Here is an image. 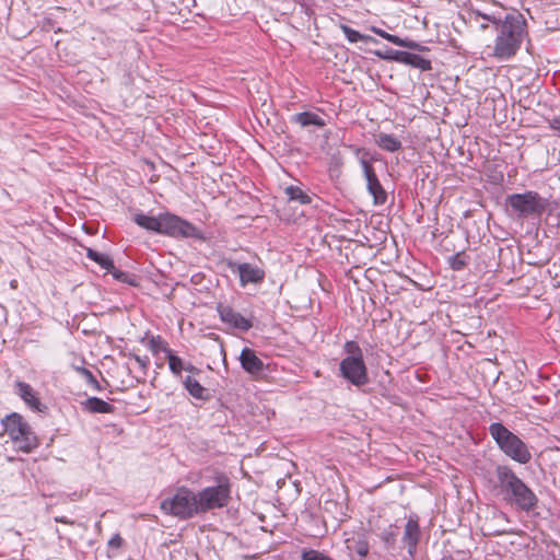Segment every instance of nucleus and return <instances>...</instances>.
<instances>
[{
	"label": "nucleus",
	"mask_w": 560,
	"mask_h": 560,
	"mask_svg": "<svg viewBox=\"0 0 560 560\" xmlns=\"http://www.w3.org/2000/svg\"><path fill=\"white\" fill-rule=\"evenodd\" d=\"M231 485L226 478H220L214 487L195 492L179 487L161 502V510L180 520H189L209 510L223 508L230 500Z\"/></svg>",
	"instance_id": "obj_1"
},
{
	"label": "nucleus",
	"mask_w": 560,
	"mask_h": 560,
	"mask_svg": "<svg viewBox=\"0 0 560 560\" xmlns=\"http://www.w3.org/2000/svg\"><path fill=\"white\" fill-rule=\"evenodd\" d=\"M524 32V22L520 15L509 14L499 27L493 56L500 60L508 59L518 50Z\"/></svg>",
	"instance_id": "obj_2"
},
{
	"label": "nucleus",
	"mask_w": 560,
	"mask_h": 560,
	"mask_svg": "<svg viewBox=\"0 0 560 560\" xmlns=\"http://www.w3.org/2000/svg\"><path fill=\"white\" fill-rule=\"evenodd\" d=\"M135 222L145 230L171 236L196 235V229L194 225L171 213H162L158 217L137 213L135 215Z\"/></svg>",
	"instance_id": "obj_3"
},
{
	"label": "nucleus",
	"mask_w": 560,
	"mask_h": 560,
	"mask_svg": "<svg viewBox=\"0 0 560 560\" xmlns=\"http://www.w3.org/2000/svg\"><path fill=\"white\" fill-rule=\"evenodd\" d=\"M497 477L502 490L523 510H530L536 504V497L516 475L505 466L497 468Z\"/></svg>",
	"instance_id": "obj_4"
},
{
	"label": "nucleus",
	"mask_w": 560,
	"mask_h": 560,
	"mask_svg": "<svg viewBox=\"0 0 560 560\" xmlns=\"http://www.w3.org/2000/svg\"><path fill=\"white\" fill-rule=\"evenodd\" d=\"M489 432L499 447L512 459L526 464L530 459V453L526 445L514 433L501 423H492Z\"/></svg>",
	"instance_id": "obj_5"
},
{
	"label": "nucleus",
	"mask_w": 560,
	"mask_h": 560,
	"mask_svg": "<svg viewBox=\"0 0 560 560\" xmlns=\"http://www.w3.org/2000/svg\"><path fill=\"white\" fill-rule=\"evenodd\" d=\"M345 350L348 355L340 363L342 376L354 385L368 383V372L359 345L354 341H348L345 345Z\"/></svg>",
	"instance_id": "obj_6"
},
{
	"label": "nucleus",
	"mask_w": 560,
	"mask_h": 560,
	"mask_svg": "<svg viewBox=\"0 0 560 560\" xmlns=\"http://www.w3.org/2000/svg\"><path fill=\"white\" fill-rule=\"evenodd\" d=\"M5 433L12 439L16 446L24 451L30 452L36 446V438L31 431L30 425L18 413H12L3 420Z\"/></svg>",
	"instance_id": "obj_7"
},
{
	"label": "nucleus",
	"mask_w": 560,
	"mask_h": 560,
	"mask_svg": "<svg viewBox=\"0 0 560 560\" xmlns=\"http://www.w3.org/2000/svg\"><path fill=\"white\" fill-rule=\"evenodd\" d=\"M506 203L518 217L540 214L545 210L544 200L534 191L510 195Z\"/></svg>",
	"instance_id": "obj_8"
},
{
	"label": "nucleus",
	"mask_w": 560,
	"mask_h": 560,
	"mask_svg": "<svg viewBox=\"0 0 560 560\" xmlns=\"http://www.w3.org/2000/svg\"><path fill=\"white\" fill-rule=\"evenodd\" d=\"M360 163H361L363 175H364V177L366 179L368 189H369L370 194L373 196L374 202L376 205L385 202V200H386V192L382 188V186H381V184H380V182H378V179H377V177H376V175L374 173V170L363 159L360 161Z\"/></svg>",
	"instance_id": "obj_9"
},
{
	"label": "nucleus",
	"mask_w": 560,
	"mask_h": 560,
	"mask_svg": "<svg viewBox=\"0 0 560 560\" xmlns=\"http://www.w3.org/2000/svg\"><path fill=\"white\" fill-rule=\"evenodd\" d=\"M232 271L238 273L242 285H246L247 283H259L265 277L262 269L248 262L234 264L232 266Z\"/></svg>",
	"instance_id": "obj_10"
},
{
	"label": "nucleus",
	"mask_w": 560,
	"mask_h": 560,
	"mask_svg": "<svg viewBox=\"0 0 560 560\" xmlns=\"http://www.w3.org/2000/svg\"><path fill=\"white\" fill-rule=\"evenodd\" d=\"M218 311L220 314V318L236 328H240L242 330H247L252 327L249 320L244 318L241 314L234 312L231 307L225 305H219Z\"/></svg>",
	"instance_id": "obj_11"
},
{
	"label": "nucleus",
	"mask_w": 560,
	"mask_h": 560,
	"mask_svg": "<svg viewBox=\"0 0 560 560\" xmlns=\"http://www.w3.org/2000/svg\"><path fill=\"white\" fill-rule=\"evenodd\" d=\"M240 360L242 368L250 374H257L264 370L262 361L256 355L255 351L249 348L242 350Z\"/></svg>",
	"instance_id": "obj_12"
},
{
	"label": "nucleus",
	"mask_w": 560,
	"mask_h": 560,
	"mask_svg": "<svg viewBox=\"0 0 560 560\" xmlns=\"http://www.w3.org/2000/svg\"><path fill=\"white\" fill-rule=\"evenodd\" d=\"M152 347L155 351H163L168 360V366L170 370L176 374L179 375L182 371L184 370V363L180 358L175 355L171 349H168L162 340H155L152 339Z\"/></svg>",
	"instance_id": "obj_13"
},
{
	"label": "nucleus",
	"mask_w": 560,
	"mask_h": 560,
	"mask_svg": "<svg viewBox=\"0 0 560 560\" xmlns=\"http://www.w3.org/2000/svg\"><path fill=\"white\" fill-rule=\"evenodd\" d=\"M16 388H18L19 396L25 401V404H27L31 408H33L35 410H40L39 409L40 402H39L38 398L36 397L33 388L28 384L23 383V382H18Z\"/></svg>",
	"instance_id": "obj_14"
},
{
	"label": "nucleus",
	"mask_w": 560,
	"mask_h": 560,
	"mask_svg": "<svg viewBox=\"0 0 560 560\" xmlns=\"http://www.w3.org/2000/svg\"><path fill=\"white\" fill-rule=\"evenodd\" d=\"M420 536V528L417 521L409 520L405 527L404 540L409 547V552L416 548Z\"/></svg>",
	"instance_id": "obj_15"
},
{
	"label": "nucleus",
	"mask_w": 560,
	"mask_h": 560,
	"mask_svg": "<svg viewBox=\"0 0 560 560\" xmlns=\"http://www.w3.org/2000/svg\"><path fill=\"white\" fill-rule=\"evenodd\" d=\"M82 405L86 411L93 413H110L114 410L110 404L96 397L86 399Z\"/></svg>",
	"instance_id": "obj_16"
},
{
	"label": "nucleus",
	"mask_w": 560,
	"mask_h": 560,
	"mask_svg": "<svg viewBox=\"0 0 560 560\" xmlns=\"http://www.w3.org/2000/svg\"><path fill=\"white\" fill-rule=\"evenodd\" d=\"M399 56V60L406 65H410L412 67L421 69L422 71L431 69V62L419 55L410 52H400Z\"/></svg>",
	"instance_id": "obj_17"
},
{
	"label": "nucleus",
	"mask_w": 560,
	"mask_h": 560,
	"mask_svg": "<svg viewBox=\"0 0 560 560\" xmlns=\"http://www.w3.org/2000/svg\"><path fill=\"white\" fill-rule=\"evenodd\" d=\"M376 143L384 150L395 152L400 148V141L387 133H380L376 138Z\"/></svg>",
	"instance_id": "obj_18"
},
{
	"label": "nucleus",
	"mask_w": 560,
	"mask_h": 560,
	"mask_svg": "<svg viewBox=\"0 0 560 560\" xmlns=\"http://www.w3.org/2000/svg\"><path fill=\"white\" fill-rule=\"evenodd\" d=\"M86 255L90 259L98 264L103 269L112 270L114 268V262L108 255L97 253L92 248H88Z\"/></svg>",
	"instance_id": "obj_19"
},
{
	"label": "nucleus",
	"mask_w": 560,
	"mask_h": 560,
	"mask_svg": "<svg viewBox=\"0 0 560 560\" xmlns=\"http://www.w3.org/2000/svg\"><path fill=\"white\" fill-rule=\"evenodd\" d=\"M294 119L296 122H299L301 126H304V127L311 126V125L318 126V127L324 126L323 119L318 115L313 114V113H300V114L295 115Z\"/></svg>",
	"instance_id": "obj_20"
},
{
	"label": "nucleus",
	"mask_w": 560,
	"mask_h": 560,
	"mask_svg": "<svg viewBox=\"0 0 560 560\" xmlns=\"http://www.w3.org/2000/svg\"><path fill=\"white\" fill-rule=\"evenodd\" d=\"M285 194L290 201H296L301 205L311 202V197L306 195L300 187L289 186L285 188Z\"/></svg>",
	"instance_id": "obj_21"
},
{
	"label": "nucleus",
	"mask_w": 560,
	"mask_h": 560,
	"mask_svg": "<svg viewBox=\"0 0 560 560\" xmlns=\"http://www.w3.org/2000/svg\"><path fill=\"white\" fill-rule=\"evenodd\" d=\"M373 32L375 34L380 35L381 37H383L384 39H386L397 46L405 47V48H413L416 46L415 43H412L408 39H402L396 35L388 34L385 31L373 28Z\"/></svg>",
	"instance_id": "obj_22"
},
{
	"label": "nucleus",
	"mask_w": 560,
	"mask_h": 560,
	"mask_svg": "<svg viewBox=\"0 0 560 560\" xmlns=\"http://www.w3.org/2000/svg\"><path fill=\"white\" fill-rule=\"evenodd\" d=\"M185 387L186 389L189 392V394L196 398H202L203 397V393H205V388L199 384V382L191 377V376H187L185 378Z\"/></svg>",
	"instance_id": "obj_23"
},
{
	"label": "nucleus",
	"mask_w": 560,
	"mask_h": 560,
	"mask_svg": "<svg viewBox=\"0 0 560 560\" xmlns=\"http://www.w3.org/2000/svg\"><path fill=\"white\" fill-rule=\"evenodd\" d=\"M349 550H353L359 557L365 558L369 553V545L365 540H358L348 545Z\"/></svg>",
	"instance_id": "obj_24"
},
{
	"label": "nucleus",
	"mask_w": 560,
	"mask_h": 560,
	"mask_svg": "<svg viewBox=\"0 0 560 560\" xmlns=\"http://www.w3.org/2000/svg\"><path fill=\"white\" fill-rule=\"evenodd\" d=\"M341 30L345 33V35L348 38V40L351 42V43H357V42L362 40L364 38L363 35H361L359 32L350 28L347 25H341Z\"/></svg>",
	"instance_id": "obj_25"
},
{
	"label": "nucleus",
	"mask_w": 560,
	"mask_h": 560,
	"mask_svg": "<svg viewBox=\"0 0 560 560\" xmlns=\"http://www.w3.org/2000/svg\"><path fill=\"white\" fill-rule=\"evenodd\" d=\"M302 559L303 560H331L330 558L326 557L325 555H323L316 550L303 551Z\"/></svg>",
	"instance_id": "obj_26"
},
{
	"label": "nucleus",
	"mask_w": 560,
	"mask_h": 560,
	"mask_svg": "<svg viewBox=\"0 0 560 560\" xmlns=\"http://www.w3.org/2000/svg\"><path fill=\"white\" fill-rule=\"evenodd\" d=\"M108 272H110L113 275V277L118 281L135 284V282L130 280V277L128 273H126L124 271H119L115 267L112 270H108Z\"/></svg>",
	"instance_id": "obj_27"
},
{
	"label": "nucleus",
	"mask_w": 560,
	"mask_h": 560,
	"mask_svg": "<svg viewBox=\"0 0 560 560\" xmlns=\"http://www.w3.org/2000/svg\"><path fill=\"white\" fill-rule=\"evenodd\" d=\"M77 370H78V372H79V373H81V374L85 377V380H86L90 384L94 385L95 387H98V382H97V381H96V378L93 376V374L91 373V371H89V370H88V369H85V368H78Z\"/></svg>",
	"instance_id": "obj_28"
},
{
	"label": "nucleus",
	"mask_w": 560,
	"mask_h": 560,
	"mask_svg": "<svg viewBox=\"0 0 560 560\" xmlns=\"http://www.w3.org/2000/svg\"><path fill=\"white\" fill-rule=\"evenodd\" d=\"M121 546H122V538L120 537L119 534L114 535L108 540V547L112 549H119Z\"/></svg>",
	"instance_id": "obj_29"
},
{
	"label": "nucleus",
	"mask_w": 560,
	"mask_h": 560,
	"mask_svg": "<svg viewBox=\"0 0 560 560\" xmlns=\"http://www.w3.org/2000/svg\"><path fill=\"white\" fill-rule=\"evenodd\" d=\"M478 18H482L483 20H487V21H490V22H492L494 24H498V20L494 16H492V15H486V14H481L480 12H476L475 13L476 21L478 20Z\"/></svg>",
	"instance_id": "obj_30"
},
{
	"label": "nucleus",
	"mask_w": 560,
	"mask_h": 560,
	"mask_svg": "<svg viewBox=\"0 0 560 560\" xmlns=\"http://www.w3.org/2000/svg\"><path fill=\"white\" fill-rule=\"evenodd\" d=\"M551 128L557 130L559 132V136H560V118L559 119H555L551 122Z\"/></svg>",
	"instance_id": "obj_31"
},
{
	"label": "nucleus",
	"mask_w": 560,
	"mask_h": 560,
	"mask_svg": "<svg viewBox=\"0 0 560 560\" xmlns=\"http://www.w3.org/2000/svg\"><path fill=\"white\" fill-rule=\"evenodd\" d=\"M184 370L194 372V371H196V368H194L192 365L189 364V365H184Z\"/></svg>",
	"instance_id": "obj_32"
},
{
	"label": "nucleus",
	"mask_w": 560,
	"mask_h": 560,
	"mask_svg": "<svg viewBox=\"0 0 560 560\" xmlns=\"http://www.w3.org/2000/svg\"><path fill=\"white\" fill-rule=\"evenodd\" d=\"M479 27H480L481 30H485V28H487V24H486V23H480V24H479Z\"/></svg>",
	"instance_id": "obj_33"
}]
</instances>
